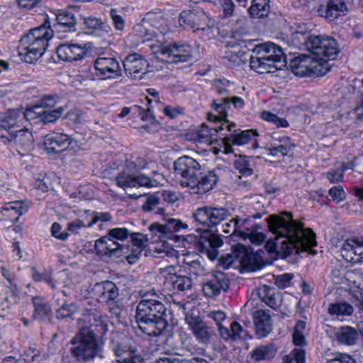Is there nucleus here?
Returning <instances> with one entry per match:
<instances>
[{
  "label": "nucleus",
  "instance_id": "nucleus-1",
  "mask_svg": "<svg viewBox=\"0 0 363 363\" xmlns=\"http://www.w3.org/2000/svg\"><path fill=\"white\" fill-rule=\"evenodd\" d=\"M269 230L276 235V240H268L265 247L269 252L282 254L286 257L293 253L308 252L314 255L312 247L317 245L315 235L311 228L293 218L291 213L273 214L266 219Z\"/></svg>",
  "mask_w": 363,
  "mask_h": 363
},
{
  "label": "nucleus",
  "instance_id": "nucleus-2",
  "mask_svg": "<svg viewBox=\"0 0 363 363\" xmlns=\"http://www.w3.org/2000/svg\"><path fill=\"white\" fill-rule=\"evenodd\" d=\"M174 166L176 174L180 177L181 185L189 188L193 194H202L211 190L218 180L213 172L202 175L200 164L189 156L179 157Z\"/></svg>",
  "mask_w": 363,
  "mask_h": 363
},
{
  "label": "nucleus",
  "instance_id": "nucleus-3",
  "mask_svg": "<svg viewBox=\"0 0 363 363\" xmlns=\"http://www.w3.org/2000/svg\"><path fill=\"white\" fill-rule=\"evenodd\" d=\"M311 55V76L321 77L330 69L329 61L334 60L338 52L336 40L333 38L311 35L305 42Z\"/></svg>",
  "mask_w": 363,
  "mask_h": 363
},
{
  "label": "nucleus",
  "instance_id": "nucleus-4",
  "mask_svg": "<svg viewBox=\"0 0 363 363\" xmlns=\"http://www.w3.org/2000/svg\"><path fill=\"white\" fill-rule=\"evenodd\" d=\"M52 36L50 22L45 19L43 25L31 29L20 40L18 52L21 60L26 63L38 60L45 52Z\"/></svg>",
  "mask_w": 363,
  "mask_h": 363
},
{
  "label": "nucleus",
  "instance_id": "nucleus-5",
  "mask_svg": "<svg viewBox=\"0 0 363 363\" xmlns=\"http://www.w3.org/2000/svg\"><path fill=\"white\" fill-rule=\"evenodd\" d=\"M286 63V55L282 49L272 43L257 45L250 57V68L259 74L274 72Z\"/></svg>",
  "mask_w": 363,
  "mask_h": 363
},
{
  "label": "nucleus",
  "instance_id": "nucleus-6",
  "mask_svg": "<svg viewBox=\"0 0 363 363\" xmlns=\"http://www.w3.org/2000/svg\"><path fill=\"white\" fill-rule=\"evenodd\" d=\"M71 354L79 362H89L99 355L102 346L89 328H82L71 340Z\"/></svg>",
  "mask_w": 363,
  "mask_h": 363
},
{
  "label": "nucleus",
  "instance_id": "nucleus-7",
  "mask_svg": "<svg viewBox=\"0 0 363 363\" xmlns=\"http://www.w3.org/2000/svg\"><path fill=\"white\" fill-rule=\"evenodd\" d=\"M129 235L130 232L125 228L109 230L106 235L96 240L95 250L101 255L119 257L121 255V252L128 249L123 242Z\"/></svg>",
  "mask_w": 363,
  "mask_h": 363
},
{
  "label": "nucleus",
  "instance_id": "nucleus-8",
  "mask_svg": "<svg viewBox=\"0 0 363 363\" xmlns=\"http://www.w3.org/2000/svg\"><path fill=\"white\" fill-rule=\"evenodd\" d=\"M150 49L158 59L171 63L187 62L192 57V48L186 43H157L150 45Z\"/></svg>",
  "mask_w": 363,
  "mask_h": 363
},
{
  "label": "nucleus",
  "instance_id": "nucleus-9",
  "mask_svg": "<svg viewBox=\"0 0 363 363\" xmlns=\"http://www.w3.org/2000/svg\"><path fill=\"white\" fill-rule=\"evenodd\" d=\"M111 348L118 363H143V358L128 337L118 333L111 338Z\"/></svg>",
  "mask_w": 363,
  "mask_h": 363
},
{
  "label": "nucleus",
  "instance_id": "nucleus-10",
  "mask_svg": "<svg viewBox=\"0 0 363 363\" xmlns=\"http://www.w3.org/2000/svg\"><path fill=\"white\" fill-rule=\"evenodd\" d=\"M182 228H187V225L175 218H169L163 224L152 223L148 227L149 240L152 242H165L166 239L170 238L172 233L178 232Z\"/></svg>",
  "mask_w": 363,
  "mask_h": 363
},
{
  "label": "nucleus",
  "instance_id": "nucleus-11",
  "mask_svg": "<svg viewBox=\"0 0 363 363\" xmlns=\"http://www.w3.org/2000/svg\"><path fill=\"white\" fill-rule=\"evenodd\" d=\"M229 216V211L223 207L203 206L198 208L193 213L194 220L206 227L216 225Z\"/></svg>",
  "mask_w": 363,
  "mask_h": 363
},
{
  "label": "nucleus",
  "instance_id": "nucleus-12",
  "mask_svg": "<svg viewBox=\"0 0 363 363\" xmlns=\"http://www.w3.org/2000/svg\"><path fill=\"white\" fill-rule=\"evenodd\" d=\"M0 140L4 144L14 143L17 151L22 155H28L34 148L33 135L28 129H21L15 134L0 133Z\"/></svg>",
  "mask_w": 363,
  "mask_h": 363
},
{
  "label": "nucleus",
  "instance_id": "nucleus-13",
  "mask_svg": "<svg viewBox=\"0 0 363 363\" xmlns=\"http://www.w3.org/2000/svg\"><path fill=\"white\" fill-rule=\"evenodd\" d=\"M165 279L164 286L172 290L173 293L189 291L192 288V281L186 276L177 275L174 272V266H168L166 268L160 269Z\"/></svg>",
  "mask_w": 363,
  "mask_h": 363
},
{
  "label": "nucleus",
  "instance_id": "nucleus-14",
  "mask_svg": "<svg viewBox=\"0 0 363 363\" xmlns=\"http://www.w3.org/2000/svg\"><path fill=\"white\" fill-rule=\"evenodd\" d=\"M123 66L127 77L141 79L147 72L148 62L140 55L131 53L124 58Z\"/></svg>",
  "mask_w": 363,
  "mask_h": 363
},
{
  "label": "nucleus",
  "instance_id": "nucleus-15",
  "mask_svg": "<svg viewBox=\"0 0 363 363\" xmlns=\"http://www.w3.org/2000/svg\"><path fill=\"white\" fill-rule=\"evenodd\" d=\"M260 228L259 225L252 223L249 218H237L236 235L243 240L249 239L252 244L260 245L265 239L264 235L258 232Z\"/></svg>",
  "mask_w": 363,
  "mask_h": 363
},
{
  "label": "nucleus",
  "instance_id": "nucleus-16",
  "mask_svg": "<svg viewBox=\"0 0 363 363\" xmlns=\"http://www.w3.org/2000/svg\"><path fill=\"white\" fill-rule=\"evenodd\" d=\"M179 21L180 26L185 28L203 30L204 26L208 23V18L202 9L196 8L182 11Z\"/></svg>",
  "mask_w": 363,
  "mask_h": 363
},
{
  "label": "nucleus",
  "instance_id": "nucleus-17",
  "mask_svg": "<svg viewBox=\"0 0 363 363\" xmlns=\"http://www.w3.org/2000/svg\"><path fill=\"white\" fill-rule=\"evenodd\" d=\"M229 287V279L226 275L220 272L213 274L210 279L203 283L202 291L205 296L215 298L222 291H226Z\"/></svg>",
  "mask_w": 363,
  "mask_h": 363
},
{
  "label": "nucleus",
  "instance_id": "nucleus-18",
  "mask_svg": "<svg viewBox=\"0 0 363 363\" xmlns=\"http://www.w3.org/2000/svg\"><path fill=\"white\" fill-rule=\"evenodd\" d=\"M185 321L195 337L202 343L209 342L215 335L213 328L203 323L199 317L188 314L186 315Z\"/></svg>",
  "mask_w": 363,
  "mask_h": 363
},
{
  "label": "nucleus",
  "instance_id": "nucleus-19",
  "mask_svg": "<svg viewBox=\"0 0 363 363\" xmlns=\"http://www.w3.org/2000/svg\"><path fill=\"white\" fill-rule=\"evenodd\" d=\"M347 12V7L343 0H322L318 8L319 16L329 21H334L345 16Z\"/></svg>",
  "mask_w": 363,
  "mask_h": 363
},
{
  "label": "nucleus",
  "instance_id": "nucleus-20",
  "mask_svg": "<svg viewBox=\"0 0 363 363\" xmlns=\"http://www.w3.org/2000/svg\"><path fill=\"white\" fill-rule=\"evenodd\" d=\"M94 298L100 303L113 304L118 296V289L116 284L109 281L97 283L93 289Z\"/></svg>",
  "mask_w": 363,
  "mask_h": 363
},
{
  "label": "nucleus",
  "instance_id": "nucleus-21",
  "mask_svg": "<svg viewBox=\"0 0 363 363\" xmlns=\"http://www.w3.org/2000/svg\"><path fill=\"white\" fill-rule=\"evenodd\" d=\"M87 50L86 44L62 43L58 45L56 52L60 60L73 62L84 58Z\"/></svg>",
  "mask_w": 363,
  "mask_h": 363
},
{
  "label": "nucleus",
  "instance_id": "nucleus-22",
  "mask_svg": "<svg viewBox=\"0 0 363 363\" xmlns=\"http://www.w3.org/2000/svg\"><path fill=\"white\" fill-rule=\"evenodd\" d=\"M96 69L107 78H114L122 74L118 61L114 57H99L94 62Z\"/></svg>",
  "mask_w": 363,
  "mask_h": 363
},
{
  "label": "nucleus",
  "instance_id": "nucleus-23",
  "mask_svg": "<svg viewBox=\"0 0 363 363\" xmlns=\"http://www.w3.org/2000/svg\"><path fill=\"white\" fill-rule=\"evenodd\" d=\"M165 311V307L161 301L139 302L136 308V320L155 318L162 317Z\"/></svg>",
  "mask_w": 363,
  "mask_h": 363
},
{
  "label": "nucleus",
  "instance_id": "nucleus-24",
  "mask_svg": "<svg viewBox=\"0 0 363 363\" xmlns=\"http://www.w3.org/2000/svg\"><path fill=\"white\" fill-rule=\"evenodd\" d=\"M117 185L125 190L128 188L148 186L151 185L150 179L143 174L135 176L129 172L123 171L121 172L116 177Z\"/></svg>",
  "mask_w": 363,
  "mask_h": 363
},
{
  "label": "nucleus",
  "instance_id": "nucleus-25",
  "mask_svg": "<svg viewBox=\"0 0 363 363\" xmlns=\"http://www.w3.org/2000/svg\"><path fill=\"white\" fill-rule=\"evenodd\" d=\"M257 135V132L252 130H242L240 132L235 131L229 136L224 138V152L227 154L231 153L233 151L232 145L238 146L243 145L247 144L253 137Z\"/></svg>",
  "mask_w": 363,
  "mask_h": 363
},
{
  "label": "nucleus",
  "instance_id": "nucleus-26",
  "mask_svg": "<svg viewBox=\"0 0 363 363\" xmlns=\"http://www.w3.org/2000/svg\"><path fill=\"white\" fill-rule=\"evenodd\" d=\"M139 329L149 336H158L167 327V322L162 317L136 320Z\"/></svg>",
  "mask_w": 363,
  "mask_h": 363
},
{
  "label": "nucleus",
  "instance_id": "nucleus-27",
  "mask_svg": "<svg viewBox=\"0 0 363 363\" xmlns=\"http://www.w3.org/2000/svg\"><path fill=\"white\" fill-rule=\"evenodd\" d=\"M341 253L345 259L350 261L357 255L363 259V238L354 237L345 240L341 248Z\"/></svg>",
  "mask_w": 363,
  "mask_h": 363
},
{
  "label": "nucleus",
  "instance_id": "nucleus-28",
  "mask_svg": "<svg viewBox=\"0 0 363 363\" xmlns=\"http://www.w3.org/2000/svg\"><path fill=\"white\" fill-rule=\"evenodd\" d=\"M252 318L256 334L259 337H264L270 333L272 330V323L269 314L265 311L257 310L253 312Z\"/></svg>",
  "mask_w": 363,
  "mask_h": 363
},
{
  "label": "nucleus",
  "instance_id": "nucleus-29",
  "mask_svg": "<svg viewBox=\"0 0 363 363\" xmlns=\"http://www.w3.org/2000/svg\"><path fill=\"white\" fill-rule=\"evenodd\" d=\"M111 216L107 212H94L91 214V220L86 223L82 220H76L69 223L68 225V230L73 233H77L79 230L82 228H90L93 225L96 224L99 222L106 223L111 220Z\"/></svg>",
  "mask_w": 363,
  "mask_h": 363
},
{
  "label": "nucleus",
  "instance_id": "nucleus-30",
  "mask_svg": "<svg viewBox=\"0 0 363 363\" xmlns=\"http://www.w3.org/2000/svg\"><path fill=\"white\" fill-rule=\"evenodd\" d=\"M68 135L61 133L49 134L44 138V145L49 152H60L69 144Z\"/></svg>",
  "mask_w": 363,
  "mask_h": 363
},
{
  "label": "nucleus",
  "instance_id": "nucleus-31",
  "mask_svg": "<svg viewBox=\"0 0 363 363\" xmlns=\"http://www.w3.org/2000/svg\"><path fill=\"white\" fill-rule=\"evenodd\" d=\"M28 209V206L24 204L22 201H16L6 203L1 213L5 218L11 222H16Z\"/></svg>",
  "mask_w": 363,
  "mask_h": 363
},
{
  "label": "nucleus",
  "instance_id": "nucleus-32",
  "mask_svg": "<svg viewBox=\"0 0 363 363\" xmlns=\"http://www.w3.org/2000/svg\"><path fill=\"white\" fill-rule=\"evenodd\" d=\"M199 244L201 247V251L206 252L208 257L211 259H214L218 255L216 248L223 245V241L219 238L209 235L208 237L203 235L201 238Z\"/></svg>",
  "mask_w": 363,
  "mask_h": 363
},
{
  "label": "nucleus",
  "instance_id": "nucleus-33",
  "mask_svg": "<svg viewBox=\"0 0 363 363\" xmlns=\"http://www.w3.org/2000/svg\"><path fill=\"white\" fill-rule=\"evenodd\" d=\"M23 121L22 112L18 110H9L0 117V127L9 130L13 128L22 126Z\"/></svg>",
  "mask_w": 363,
  "mask_h": 363
},
{
  "label": "nucleus",
  "instance_id": "nucleus-34",
  "mask_svg": "<svg viewBox=\"0 0 363 363\" xmlns=\"http://www.w3.org/2000/svg\"><path fill=\"white\" fill-rule=\"evenodd\" d=\"M311 55H301L291 62L293 73L299 77L311 76Z\"/></svg>",
  "mask_w": 363,
  "mask_h": 363
},
{
  "label": "nucleus",
  "instance_id": "nucleus-35",
  "mask_svg": "<svg viewBox=\"0 0 363 363\" xmlns=\"http://www.w3.org/2000/svg\"><path fill=\"white\" fill-rule=\"evenodd\" d=\"M257 295L262 302L274 309L278 308L280 305V295L276 294L274 290L269 286L264 285L259 287Z\"/></svg>",
  "mask_w": 363,
  "mask_h": 363
},
{
  "label": "nucleus",
  "instance_id": "nucleus-36",
  "mask_svg": "<svg viewBox=\"0 0 363 363\" xmlns=\"http://www.w3.org/2000/svg\"><path fill=\"white\" fill-rule=\"evenodd\" d=\"M134 33L138 36L142 42L149 41L156 34L155 28L152 26L150 19L145 18L134 27Z\"/></svg>",
  "mask_w": 363,
  "mask_h": 363
},
{
  "label": "nucleus",
  "instance_id": "nucleus-37",
  "mask_svg": "<svg viewBox=\"0 0 363 363\" xmlns=\"http://www.w3.org/2000/svg\"><path fill=\"white\" fill-rule=\"evenodd\" d=\"M213 110L217 114L213 113H208V121L216 122L217 120H223L225 117H227V109L230 108V99L229 97H224L223 99L214 100L211 105Z\"/></svg>",
  "mask_w": 363,
  "mask_h": 363
},
{
  "label": "nucleus",
  "instance_id": "nucleus-38",
  "mask_svg": "<svg viewBox=\"0 0 363 363\" xmlns=\"http://www.w3.org/2000/svg\"><path fill=\"white\" fill-rule=\"evenodd\" d=\"M246 254V248L242 245H237L234 247L232 253L223 255L219 259V264L224 269H228L235 261V259H240L241 262Z\"/></svg>",
  "mask_w": 363,
  "mask_h": 363
},
{
  "label": "nucleus",
  "instance_id": "nucleus-39",
  "mask_svg": "<svg viewBox=\"0 0 363 363\" xmlns=\"http://www.w3.org/2000/svg\"><path fill=\"white\" fill-rule=\"evenodd\" d=\"M277 352V347L271 343L257 347L252 351L251 356L256 361L269 360L275 356Z\"/></svg>",
  "mask_w": 363,
  "mask_h": 363
},
{
  "label": "nucleus",
  "instance_id": "nucleus-40",
  "mask_svg": "<svg viewBox=\"0 0 363 363\" xmlns=\"http://www.w3.org/2000/svg\"><path fill=\"white\" fill-rule=\"evenodd\" d=\"M336 337L339 342L347 345H354L359 337V333L356 329L350 326L342 327L336 333Z\"/></svg>",
  "mask_w": 363,
  "mask_h": 363
},
{
  "label": "nucleus",
  "instance_id": "nucleus-41",
  "mask_svg": "<svg viewBox=\"0 0 363 363\" xmlns=\"http://www.w3.org/2000/svg\"><path fill=\"white\" fill-rule=\"evenodd\" d=\"M330 315L339 316H350L354 312L353 306L346 301L330 303L328 308Z\"/></svg>",
  "mask_w": 363,
  "mask_h": 363
},
{
  "label": "nucleus",
  "instance_id": "nucleus-42",
  "mask_svg": "<svg viewBox=\"0 0 363 363\" xmlns=\"http://www.w3.org/2000/svg\"><path fill=\"white\" fill-rule=\"evenodd\" d=\"M245 333L242 327L237 321L230 324V330L225 327H220V336L225 340H238L243 337L242 333Z\"/></svg>",
  "mask_w": 363,
  "mask_h": 363
},
{
  "label": "nucleus",
  "instance_id": "nucleus-43",
  "mask_svg": "<svg viewBox=\"0 0 363 363\" xmlns=\"http://www.w3.org/2000/svg\"><path fill=\"white\" fill-rule=\"evenodd\" d=\"M281 142V144L277 146L266 148L267 155L274 157H284L289 155L294 146V143L289 138H283Z\"/></svg>",
  "mask_w": 363,
  "mask_h": 363
},
{
  "label": "nucleus",
  "instance_id": "nucleus-44",
  "mask_svg": "<svg viewBox=\"0 0 363 363\" xmlns=\"http://www.w3.org/2000/svg\"><path fill=\"white\" fill-rule=\"evenodd\" d=\"M130 240L133 245L138 248V252L135 255H127V259L130 263L133 262V259L138 257V255L141 253L142 250L146 246V243L150 240L149 235L143 234L140 233H130Z\"/></svg>",
  "mask_w": 363,
  "mask_h": 363
},
{
  "label": "nucleus",
  "instance_id": "nucleus-45",
  "mask_svg": "<svg viewBox=\"0 0 363 363\" xmlns=\"http://www.w3.org/2000/svg\"><path fill=\"white\" fill-rule=\"evenodd\" d=\"M224 58L228 62L229 65L233 67L239 66L247 61L245 52L241 50L240 47H234L227 51Z\"/></svg>",
  "mask_w": 363,
  "mask_h": 363
},
{
  "label": "nucleus",
  "instance_id": "nucleus-46",
  "mask_svg": "<svg viewBox=\"0 0 363 363\" xmlns=\"http://www.w3.org/2000/svg\"><path fill=\"white\" fill-rule=\"evenodd\" d=\"M269 9V0H253L249 12L252 17L260 18L268 16Z\"/></svg>",
  "mask_w": 363,
  "mask_h": 363
},
{
  "label": "nucleus",
  "instance_id": "nucleus-47",
  "mask_svg": "<svg viewBox=\"0 0 363 363\" xmlns=\"http://www.w3.org/2000/svg\"><path fill=\"white\" fill-rule=\"evenodd\" d=\"M33 303L35 308L34 317L43 320L50 313L49 304L40 297H34Z\"/></svg>",
  "mask_w": 363,
  "mask_h": 363
},
{
  "label": "nucleus",
  "instance_id": "nucleus-48",
  "mask_svg": "<svg viewBox=\"0 0 363 363\" xmlns=\"http://www.w3.org/2000/svg\"><path fill=\"white\" fill-rule=\"evenodd\" d=\"M55 20L60 26L69 30L75 26L77 22L74 15L67 11H60L56 14Z\"/></svg>",
  "mask_w": 363,
  "mask_h": 363
},
{
  "label": "nucleus",
  "instance_id": "nucleus-49",
  "mask_svg": "<svg viewBox=\"0 0 363 363\" xmlns=\"http://www.w3.org/2000/svg\"><path fill=\"white\" fill-rule=\"evenodd\" d=\"M235 168L241 174L240 178L242 177H248L253 174V169L250 167L247 157L245 156L240 155L235 160Z\"/></svg>",
  "mask_w": 363,
  "mask_h": 363
},
{
  "label": "nucleus",
  "instance_id": "nucleus-50",
  "mask_svg": "<svg viewBox=\"0 0 363 363\" xmlns=\"http://www.w3.org/2000/svg\"><path fill=\"white\" fill-rule=\"evenodd\" d=\"M260 117L262 120L273 123L277 128H286L289 126V123L286 119L280 118L268 111H262Z\"/></svg>",
  "mask_w": 363,
  "mask_h": 363
},
{
  "label": "nucleus",
  "instance_id": "nucleus-51",
  "mask_svg": "<svg viewBox=\"0 0 363 363\" xmlns=\"http://www.w3.org/2000/svg\"><path fill=\"white\" fill-rule=\"evenodd\" d=\"M160 203L159 194H152L147 197L145 203L143 205V210L145 211H155L156 213L163 214L164 208H159Z\"/></svg>",
  "mask_w": 363,
  "mask_h": 363
},
{
  "label": "nucleus",
  "instance_id": "nucleus-52",
  "mask_svg": "<svg viewBox=\"0 0 363 363\" xmlns=\"http://www.w3.org/2000/svg\"><path fill=\"white\" fill-rule=\"evenodd\" d=\"M63 111L64 109L61 106L54 109L43 110V114L41 116L40 122L43 123H52L61 116Z\"/></svg>",
  "mask_w": 363,
  "mask_h": 363
},
{
  "label": "nucleus",
  "instance_id": "nucleus-53",
  "mask_svg": "<svg viewBox=\"0 0 363 363\" xmlns=\"http://www.w3.org/2000/svg\"><path fill=\"white\" fill-rule=\"evenodd\" d=\"M305 351L301 348H296L289 355L284 356L283 363H305Z\"/></svg>",
  "mask_w": 363,
  "mask_h": 363
},
{
  "label": "nucleus",
  "instance_id": "nucleus-54",
  "mask_svg": "<svg viewBox=\"0 0 363 363\" xmlns=\"http://www.w3.org/2000/svg\"><path fill=\"white\" fill-rule=\"evenodd\" d=\"M347 169V164L341 163L340 167L328 172L327 178L331 183H339L342 181L344 172Z\"/></svg>",
  "mask_w": 363,
  "mask_h": 363
},
{
  "label": "nucleus",
  "instance_id": "nucleus-55",
  "mask_svg": "<svg viewBox=\"0 0 363 363\" xmlns=\"http://www.w3.org/2000/svg\"><path fill=\"white\" fill-rule=\"evenodd\" d=\"M109 14L115 29L118 31H123L125 21L124 18L119 13V11L116 9H111Z\"/></svg>",
  "mask_w": 363,
  "mask_h": 363
},
{
  "label": "nucleus",
  "instance_id": "nucleus-56",
  "mask_svg": "<svg viewBox=\"0 0 363 363\" xmlns=\"http://www.w3.org/2000/svg\"><path fill=\"white\" fill-rule=\"evenodd\" d=\"M43 114V111L41 107H39L38 104L35 106L27 108L23 113L22 112V115L23 117V120L26 121H35L38 119L40 121L41 116Z\"/></svg>",
  "mask_w": 363,
  "mask_h": 363
},
{
  "label": "nucleus",
  "instance_id": "nucleus-57",
  "mask_svg": "<svg viewBox=\"0 0 363 363\" xmlns=\"http://www.w3.org/2000/svg\"><path fill=\"white\" fill-rule=\"evenodd\" d=\"M213 128H209L203 124L196 131V139L200 142L211 143L213 135Z\"/></svg>",
  "mask_w": 363,
  "mask_h": 363
},
{
  "label": "nucleus",
  "instance_id": "nucleus-58",
  "mask_svg": "<svg viewBox=\"0 0 363 363\" xmlns=\"http://www.w3.org/2000/svg\"><path fill=\"white\" fill-rule=\"evenodd\" d=\"M206 2H211L220 5L223 9L225 16H232L234 11V4L232 0H203Z\"/></svg>",
  "mask_w": 363,
  "mask_h": 363
},
{
  "label": "nucleus",
  "instance_id": "nucleus-59",
  "mask_svg": "<svg viewBox=\"0 0 363 363\" xmlns=\"http://www.w3.org/2000/svg\"><path fill=\"white\" fill-rule=\"evenodd\" d=\"M141 300L140 302H156L161 301L163 295L161 293H157L155 290L143 291L140 293Z\"/></svg>",
  "mask_w": 363,
  "mask_h": 363
},
{
  "label": "nucleus",
  "instance_id": "nucleus-60",
  "mask_svg": "<svg viewBox=\"0 0 363 363\" xmlns=\"http://www.w3.org/2000/svg\"><path fill=\"white\" fill-rule=\"evenodd\" d=\"M77 311V307L75 304H64L56 312V317L57 318H65L70 317Z\"/></svg>",
  "mask_w": 363,
  "mask_h": 363
},
{
  "label": "nucleus",
  "instance_id": "nucleus-61",
  "mask_svg": "<svg viewBox=\"0 0 363 363\" xmlns=\"http://www.w3.org/2000/svg\"><path fill=\"white\" fill-rule=\"evenodd\" d=\"M184 269L189 274L199 275L203 272V267L197 260L184 262Z\"/></svg>",
  "mask_w": 363,
  "mask_h": 363
},
{
  "label": "nucleus",
  "instance_id": "nucleus-62",
  "mask_svg": "<svg viewBox=\"0 0 363 363\" xmlns=\"http://www.w3.org/2000/svg\"><path fill=\"white\" fill-rule=\"evenodd\" d=\"M83 23L86 28L91 30L101 29L104 26V23L100 18L92 16L83 17Z\"/></svg>",
  "mask_w": 363,
  "mask_h": 363
},
{
  "label": "nucleus",
  "instance_id": "nucleus-63",
  "mask_svg": "<svg viewBox=\"0 0 363 363\" xmlns=\"http://www.w3.org/2000/svg\"><path fill=\"white\" fill-rule=\"evenodd\" d=\"M147 164V163L145 159L136 157L128 162L127 164V170L139 171L145 168Z\"/></svg>",
  "mask_w": 363,
  "mask_h": 363
},
{
  "label": "nucleus",
  "instance_id": "nucleus-64",
  "mask_svg": "<svg viewBox=\"0 0 363 363\" xmlns=\"http://www.w3.org/2000/svg\"><path fill=\"white\" fill-rule=\"evenodd\" d=\"M326 363H356L354 358L345 353H339L333 359L327 361Z\"/></svg>",
  "mask_w": 363,
  "mask_h": 363
}]
</instances>
